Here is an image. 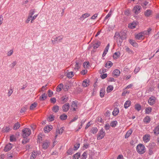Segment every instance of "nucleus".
<instances>
[{
    "label": "nucleus",
    "mask_w": 159,
    "mask_h": 159,
    "mask_svg": "<svg viewBox=\"0 0 159 159\" xmlns=\"http://www.w3.org/2000/svg\"><path fill=\"white\" fill-rule=\"evenodd\" d=\"M146 150V149L144 145L142 144H139L136 147V151L139 154H141L144 153Z\"/></svg>",
    "instance_id": "1"
},
{
    "label": "nucleus",
    "mask_w": 159,
    "mask_h": 159,
    "mask_svg": "<svg viewBox=\"0 0 159 159\" xmlns=\"http://www.w3.org/2000/svg\"><path fill=\"white\" fill-rule=\"evenodd\" d=\"M31 133L30 129L28 128L24 129L22 130V136L24 138L29 136Z\"/></svg>",
    "instance_id": "2"
},
{
    "label": "nucleus",
    "mask_w": 159,
    "mask_h": 159,
    "mask_svg": "<svg viewBox=\"0 0 159 159\" xmlns=\"http://www.w3.org/2000/svg\"><path fill=\"white\" fill-rule=\"evenodd\" d=\"M63 38V36L62 35H60L56 37H53L52 39H52L51 41L52 44H54L57 42H60Z\"/></svg>",
    "instance_id": "3"
},
{
    "label": "nucleus",
    "mask_w": 159,
    "mask_h": 159,
    "mask_svg": "<svg viewBox=\"0 0 159 159\" xmlns=\"http://www.w3.org/2000/svg\"><path fill=\"white\" fill-rule=\"evenodd\" d=\"M105 133L103 130V129H102L98 133V136L97 137V139L98 140H100L102 139L105 136Z\"/></svg>",
    "instance_id": "4"
},
{
    "label": "nucleus",
    "mask_w": 159,
    "mask_h": 159,
    "mask_svg": "<svg viewBox=\"0 0 159 159\" xmlns=\"http://www.w3.org/2000/svg\"><path fill=\"white\" fill-rule=\"evenodd\" d=\"M156 98L154 96L151 97L148 100V103L151 106H152L156 102Z\"/></svg>",
    "instance_id": "5"
},
{
    "label": "nucleus",
    "mask_w": 159,
    "mask_h": 159,
    "mask_svg": "<svg viewBox=\"0 0 159 159\" xmlns=\"http://www.w3.org/2000/svg\"><path fill=\"white\" fill-rule=\"evenodd\" d=\"M75 63L76 64L75 66V67H74V69L75 70H76L80 68L82 63V61L81 60H78L76 61Z\"/></svg>",
    "instance_id": "6"
},
{
    "label": "nucleus",
    "mask_w": 159,
    "mask_h": 159,
    "mask_svg": "<svg viewBox=\"0 0 159 159\" xmlns=\"http://www.w3.org/2000/svg\"><path fill=\"white\" fill-rule=\"evenodd\" d=\"M50 144V142L48 140H45L43 143L42 145L43 148L44 149H47L49 146Z\"/></svg>",
    "instance_id": "7"
},
{
    "label": "nucleus",
    "mask_w": 159,
    "mask_h": 159,
    "mask_svg": "<svg viewBox=\"0 0 159 159\" xmlns=\"http://www.w3.org/2000/svg\"><path fill=\"white\" fill-rule=\"evenodd\" d=\"M70 108V105L68 103H66L62 107L63 111L65 112H67Z\"/></svg>",
    "instance_id": "8"
},
{
    "label": "nucleus",
    "mask_w": 159,
    "mask_h": 159,
    "mask_svg": "<svg viewBox=\"0 0 159 159\" xmlns=\"http://www.w3.org/2000/svg\"><path fill=\"white\" fill-rule=\"evenodd\" d=\"M140 6H139L137 5L134 8L133 10V11L134 13L136 14H138L140 12Z\"/></svg>",
    "instance_id": "9"
},
{
    "label": "nucleus",
    "mask_w": 159,
    "mask_h": 159,
    "mask_svg": "<svg viewBox=\"0 0 159 159\" xmlns=\"http://www.w3.org/2000/svg\"><path fill=\"white\" fill-rule=\"evenodd\" d=\"M150 136L149 134L145 135L143 137V140L145 143H147L150 140Z\"/></svg>",
    "instance_id": "10"
},
{
    "label": "nucleus",
    "mask_w": 159,
    "mask_h": 159,
    "mask_svg": "<svg viewBox=\"0 0 159 159\" xmlns=\"http://www.w3.org/2000/svg\"><path fill=\"white\" fill-rule=\"evenodd\" d=\"M12 148L11 144L9 143L7 144L4 148V151L5 152H7L9 151Z\"/></svg>",
    "instance_id": "11"
},
{
    "label": "nucleus",
    "mask_w": 159,
    "mask_h": 159,
    "mask_svg": "<svg viewBox=\"0 0 159 159\" xmlns=\"http://www.w3.org/2000/svg\"><path fill=\"white\" fill-rule=\"evenodd\" d=\"M129 43L132 45L133 47H138V44L133 39H130L129 40Z\"/></svg>",
    "instance_id": "12"
},
{
    "label": "nucleus",
    "mask_w": 159,
    "mask_h": 159,
    "mask_svg": "<svg viewBox=\"0 0 159 159\" xmlns=\"http://www.w3.org/2000/svg\"><path fill=\"white\" fill-rule=\"evenodd\" d=\"M64 130V129L63 128H60L59 129H58L56 130V135H55V138H56L58 134H61L63 132Z\"/></svg>",
    "instance_id": "13"
},
{
    "label": "nucleus",
    "mask_w": 159,
    "mask_h": 159,
    "mask_svg": "<svg viewBox=\"0 0 159 159\" xmlns=\"http://www.w3.org/2000/svg\"><path fill=\"white\" fill-rule=\"evenodd\" d=\"M89 80L88 79L85 80L83 81L82 84V85L84 87H86L88 86L89 85Z\"/></svg>",
    "instance_id": "14"
},
{
    "label": "nucleus",
    "mask_w": 159,
    "mask_h": 159,
    "mask_svg": "<svg viewBox=\"0 0 159 159\" xmlns=\"http://www.w3.org/2000/svg\"><path fill=\"white\" fill-rule=\"evenodd\" d=\"M117 43V45L118 47H120L121 45V44L123 41L122 37L118 38L116 39Z\"/></svg>",
    "instance_id": "15"
},
{
    "label": "nucleus",
    "mask_w": 159,
    "mask_h": 159,
    "mask_svg": "<svg viewBox=\"0 0 159 159\" xmlns=\"http://www.w3.org/2000/svg\"><path fill=\"white\" fill-rule=\"evenodd\" d=\"M52 126L51 125L46 126L44 128V130L45 133H48L52 129Z\"/></svg>",
    "instance_id": "16"
},
{
    "label": "nucleus",
    "mask_w": 159,
    "mask_h": 159,
    "mask_svg": "<svg viewBox=\"0 0 159 159\" xmlns=\"http://www.w3.org/2000/svg\"><path fill=\"white\" fill-rule=\"evenodd\" d=\"M109 46H110V45H109V44L108 43V44L107 46L105 48L104 50L103 51V52L102 55V56L103 57H104L106 55V54L107 53V52L108 51V50L109 49Z\"/></svg>",
    "instance_id": "17"
},
{
    "label": "nucleus",
    "mask_w": 159,
    "mask_h": 159,
    "mask_svg": "<svg viewBox=\"0 0 159 159\" xmlns=\"http://www.w3.org/2000/svg\"><path fill=\"white\" fill-rule=\"evenodd\" d=\"M37 152L36 151H33L32 152V153L30 156V159H34L37 155Z\"/></svg>",
    "instance_id": "18"
},
{
    "label": "nucleus",
    "mask_w": 159,
    "mask_h": 159,
    "mask_svg": "<svg viewBox=\"0 0 159 159\" xmlns=\"http://www.w3.org/2000/svg\"><path fill=\"white\" fill-rule=\"evenodd\" d=\"M152 29L150 28H149L148 29L147 31H144L143 32H142L143 34V36L145 35H148L150 34V32L151 31Z\"/></svg>",
    "instance_id": "19"
},
{
    "label": "nucleus",
    "mask_w": 159,
    "mask_h": 159,
    "mask_svg": "<svg viewBox=\"0 0 159 159\" xmlns=\"http://www.w3.org/2000/svg\"><path fill=\"white\" fill-rule=\"evenodd\" d=\"M154 134L157 135L159 134V125L156 127L153 130Z\"/></svg>",
    "instance_id": "20"
},
{
    "label": "nucleus",
    "mask_w": 159,
    "mask_h": 159,
    "mask_svg": "<svg viewBox=\"0 0 159 159\" xmlns=\"http://www.w3.org/2000/svg\"><path fill=\"white\" fill-rule=\"evenodd\" d=\"M152 13V11L150 10H147L144 12V15L146 17L149 16Z\"/></svg>",
    "instance_id": "21"
},
{
    "label": "nucleus",
    "mask_w": 159,
    "mask_h": 159,
    "mask_svg": "<svg viewBox=\"0 0 159 159\" xmlns=\"http://www.w3.org/2000/svg\"><path fill=\"white\" fill-rule=\"evenodd\" d=\"M143 37L142 32L136 34L135 36V38L137 39H143Z\"/></svg>",
    "instance_id": "22"
},
{
    "label": "nucleus",
    "mask_w": 159,
    "mask_h": 159,
    "mask_svg": "<svg viewBox=\"0 0 159 159\" xmlns=\"http://www.w3.org/2000/svg\"><path fill=\"white\" fill-rule=\"evenodd\" d=\"M131 102L129 100L127 101L124 104V107L125 108H127L131 105Z\"/></svg>",
    "instance_id": "23"
},
{
    "label": "nucleus",
    "mask_w": 159,
    "mask_h": 159,
    "mask_svg": "<svg viewBox=\"0 0 159 159\" xmlns=\"http://www.w3.org/2000/svg\"><path fill=\"white\" fill-rule=\"evenodd\" d=\"M113 65L112 63L110 61L107 62L105 64V67L107 68H110Z\"/></svg>",
    "instance_id": "24"
},
{
    "label": "nucleus",
    "mask_w": 159,
    "mask_h": 159,
    "mask_svg": "<svg viewBox=\"0 0 159 159\" xmlns=\"http://www.w3.org/2000/svg\"><path fill=\"white\" fill-rule=\"evenodd\" d=\"M120 74V72L119 70L116 69L113 72V74L114 76H118Z\"/></svg>",
    "instance_id": "25"
},
{
    "label": "nucleus",
    "mask_w": 159,
    "mask_h": 159,
    "mask_svg": "<svg viewBox=\"0 0 159 159\" xmlns=\"http://www.w3.org/2000/svg\"><path fill=\"white\" fill-rule=\"evenodd\" d=\"M20 126V124L18 122H17L16 123H15L13 127V129L14 130H16L18 129Z\"/></svg>",
    "instance_id": "26"
},
{
    "label": "nucleus",
    "mask_w": 159,
    "mask_h": 159,
    "mask_svg": "<svg viewBox=\"0 0 159 159\" xmlns=\"http://www.w3.org/2000/svg\"><path fill=\"white\" fill-rule=\"evenodd\" d=\"M136 26V22H133L131 23H130L128 25V27L130 29H134Z\"/></svg>",
    "instance_id": "27"
},
{
    "label": "nucleus",
    "mask_w": 159,
    "mask_h": 159,
    "mask_svg": "<svg viewBox=\"0 0 159 159\" xmlns=\"http://www.w3.org/2000/svg\"><path fill=\"white\" fill-rule=\"evenodd\" d=\"M90 16V14L88 13H86L83 14L80 17V20H84Z\"/></svg>",
    "instance_id": "28"
},
{
    "label": "nucleus",
    "mask_w": 159,
    "mask_h": 159,
    "mask_svg": "<svg viewBox=\"0 0 159 159\" xmlns=\"http://www.w3.org/2000/svg\"><path fill=\"white\" fill-rule=\"evenodd\" d=\"M101 44V42L100 41H97L93 45V48L95 49L98 48Z\"/></svg>",
    "instance_id": "29"
},
{
    "label": "nucleus",
    "mask_w": 159,
    "mask_h": 159,
    "mask_svg": "<svg viewBox=\"0 0 159 159\" xmlns=\"http://www.w3.org/2000/svg\"><path fill=\"white\" fill-rule=\"evenodd\" d=\"M105 93V90L104 89H101L100 92V96L101 98H102L104 96Z\"/></svg>",
    "instance_id": "30"
},
{
    "label": "nucleus",
    "mask_w": 159,
    "mask_h": 159,
    "mask_svg": "<svg viewBox=\"0 0 159 159\" xmlns=\"http://www.w3.org/2000/svg\"><path fill=\"white\" fill-rule=\"evenodd\" d=\"M119 112V109L117 108H116L114 109L112 112V114L113 116H116L118 115Z\"/></svg>",
    "instance_id": "31"
},
{
    "label": "nucleus",
    "mask_w": 159,
    "mask_h": 159,
    "mask_svg": "<svg viewBox=\"0 0 159 159\" xmlns=\"http://www.w3.org/2000/svg\"><path fill=\"white\" fill-rule=\"evenodd\" d=\"M151 120L150 117L149 116H146L143 120L144 122L146 124L149 123Z\"/></svg>",
    "instance_id": "32"
},
{
    "label": "nucleus",
    "mask_w": 159,
    "mask_h": 159,
    "mask_svg": "<svg viewBox=\"0 0 159 159\" xmlns=\"http://www.w3.org/2000/svg\"><path fill=\"white\" fill-rule=\"evenodd\" d=\"M120 56V53L119 52H115L113 55V58L114 59H116L119 57Z\"/></svg>",
    "instance_id": "33"
},
{
    "label": "nucleus",
    "mask_w": 159,
    "mask_h": 159,
    "mask_svg": "<svg viewBox=\"0 0 159 159\" xmlns=\"http://www.w3.org/2000/svg\"><path fill=\"white\" fill-rule=\"evenodd\" d=\"M47 96L45 93L43 94L42 96L40 97L39 99L41 101H44L47 98Z\"/></svg>",
    "instance_id": "34"
},
{
    "label": "nucleus",
    "mask_w": 159,
    "mask_h": 159,
    "mask_svg": "<svg viewBox=\"0 0 159 159\" xmlns=\"http://www.w3.org/2000/svg\"><path fill=\"white\" fill-rule=\"evenodd\" d=\"M135 108L138 111H139L141 109V105L139 104H136L135 105Z\"/></svg>",
    "instance_id": "35"
},
{
    "label": "nucleus",
    "mask_w": 159,
    "mask_h": 159,
    "mask_svg": "<svg viewBox=\"0 0 159 159\" xmlns=\"http://www.w3.org/2000/svg\"><path fill=\"white\" fill-rule=\"evenodd\" d=\"M28 107L27 106H23L20 110V112L21 113H23L25 112Z\"/></svg>",
    "instance_id": "36"
},
{
    "label": "nucleus",
    "mask_w": 159,
    "mask_h": 159,
    "mask_svg": "<svg viewBox=\"0 0 159 159\" xmlns=\"http://www.w3.org/2000/svg\"><path fill=\"white\" fill-rule=\"evenodd\" d=\"M59 109V107L57 105L54 106L52 109V111L55 112H57Z\"/></svg>",
    "instance_id": "37"
},
{
    "label": "nucleus",
    "mask_w": 159,
    "mask_h": 159,
    "mask_svg": "<svg viewBox=\"0 0 159 159\" xmlns=\"http://www.w3.org/2000/svg\"><path fill=\"white\" fill-rule=\"evenodd\" d=\"M67 116L66 114H64L60 116V118L62 120H64L67 119Z\"/></svg>",
    "instance_id": "38"
},
{
    "label": "nucleus",
    "mask_w": 159,
    "mask_h": 159,
    "mask_svg": "<svg viewBox=\"0 0 159 159\" xmlns=\"http://www.w3.org/2000/svg\"><path fill=\"white\" fill-rule=\"evenodd\" d=\"M132 130L131 129L129 130L126 133L125 135V138H128L132 133Z\"/></svg>",
    "instance_id": "39"
},
{
    "label": "nucleus",
    "mask_w": 159,
    "mask_h": 159,
    "mask_svg": "<svg viewBox=\"0 0 159 159\" xmlns=\"http://www.w3.org/2000/svg\"><path fill=\"white\" fill-rule=\"evenodd\" d=\"M98 131V129L95 127H93L92 128L91 132L93 134L97 133Z\"/></svg>",
    "instance_id": "40"
},
{
    "label": "nucleus",
    "mask_w": 159,
    "mask_h": 159,
    "mask_svg": "<svg viewBox=\"0 0 159 159\" xmlns=\"http://www.w3.org/2000/svg\"><path fill=\"white\" fill-rule=\"evenodd\" d=\"M152 108L151 107H148L145 109V113L146 114H149L152 111Z\"/></svg>",
    "instance_id": "41"
},
{
    "label": "nucleus",
    "mask_w": 159,
    "mask_h": 159,
    "mask_svg": "<svg viewBox=\"0 0 159 159\" xmlns=\"http://www.w3.org/2000/svg\"><path fill=\"white\" fill-rule=\"evenodd\" d=\"M113 89V87L111 85L109 86L107 88V93H109Z\"/></svg>",
    "instance_id": "42"
},
{
    "label": "nucleus",
    "mask_w": 159,
    "mask_h": 159,
    "mask_svg": "<svg viewBox=\"0 0 159 159\" xmlns=\"http://www.w3.org/2000/svg\"><path fill=\"white\" fill-rule=\"evenodd\" d=\"M63 87V84H59L57 87V91L58 92L60 91L61 90V88Z\"/></svg>",
    "instance_id": "43"
},
{
    "label": "nucleus",
    "mask_w": 159,
    "mask_h": 159,
    "mask_svg": "<svg viewBox=\"0 0 159 159\" xmlns=\"http://www.w3.org/2000/svg\"><path fill=\"white\" fill-rule=\"evenodd\" d=\"M117 123V121H116V120L113 121L111 123L110 125L111 127H115L116 126Z\"/></svg>",
    "instance_id": "44"
},
{
    "label": "nucleus",
    "mask_w": 159,
    "mask_h": 159,
    "mask_svg": "<svg viewBox=\"0 0 159 159\" xmlns=\"http://www.w3.org/2000/svg\"><path fill=\"white\" fill-rule=\"evenodd\" d=\"M80 156V153L79 152L76 153L74 155L73 159H78Z\"/></svg>",
    "instance_id": "45"
},
{
    "label": "nucleus",
    "mask_w": 159,
    "mask_h": 159,
    "mask_svg": "<svg viewBox=\"0 0 159 159\" xmlns=\"http://www.w3.org/2000/svg\"><path fill=\"white\" fill-rule=\"evenodd\" d=\"M122 36H120L119 34V33L118 32L116 33L115 34V35L114 36V38L115 39H118V38H120Z\"/></svg>",
    "instance_id": "46"
},
{
    "label": "nucleus",
    "mask_w": 159,
    "mask_h": 159,
    "mask_svg": "<svg viewBox=\"0 0 159 159\" xmlns=\"http://www.w3.org/2000/svg\"><path fill=\"white\" fill-rule=\"evenodd\" d=\"M48 120L49 121H52L54 120V116L50 115L48 118Z\"/></svg>",
    "instance_id": "47"
},
{
    "label": "nucleus",
    "mask_w": 159,
    "mask_h": 159,
    "mask_svg": "<svg viewBox=\"0 0 159 159\" xmlns=\"http://www.w3.org/2000/svg\"><path fill=\"white\" fill-rule=\"evenodd\" d=\"M37 104L36 102H34L30 106V110H33L34 108L35 107L37 106Z\"/></svg>",
    "instance_id": "48"
},
{
    "label": "nucleus",
    "mask_w": 159,
    "mask_h": 159,
    "mask_svg": "<svg viewBox=\"0 0 159 159\" xmlns=\"http://www.w3.org/2000/svg\"><path fill=\"white\" fill-rule=\"evenodd\" d=\"M74 75L73 72L71 71L68 72L67 74V76L69 78H71Z\"/></svg>",
    "instance_id": "49"
},
{
    "label": "nucleus",
    "mask_w": 159,
    "mask_h": 159,
    "mask_svg": "<svg viewBox=\"0 0 159 159\" xmlns=\"http://www.w3.org/2000/svg\"><path fill=\"white\" fill-rule=\"evenodd\" d=\"M30 140L29 139L26 138H24V139L22 141V143L23 144H25L26 143L29 142Z\"/></svg>",
    "instance_id": "50"
},
{
    "label": "nucleus",
    "mask_w": 159,
    "mask_h": 159,
    "mask_svg": "<svg viewBox=\"0 0 159 159\" xmlns=\"http://www.w3.org/2000/svg\"><path fill=\"white\" fill-rule=\"evenodd\" d=\"M17 62L16 61H13L10 65L11 68H13L17 64Z\"/></svg>",
    "instance_id": "51"
},
{
    "label": "nucleus",
    "mask_w": 159,
    "mask_h": 159,
    "mask_svg": "<svg viewBox=\"0 0 159 159\" xmlns=\"http://www.w3.org/2000/svg\"><path fill=\"white\" fill-rule=\"evenodd\" d=\"M87 155V152H85L83 154L81 159H86Z\"/></svg>",
    "instance_id": "52"
},
{
    "label": "nucleus",
    "mask_w": 159,
    "mask_h": 159,
    "mask_svg": "<svg viewBox=\"0 0 159 159\" xmlns=\"http://www.w3.org/2000/svg\"><path fill=\"white\" fill-rule=\"evenodd\" d=\"M148 2L147 1H145L144 2H142L141 4V6L143 7L144 8H146V6L148 4Z\"/></svg>",
    "instance_id": "53"
},
{
    "label": "nucleus",
    "mask_w": 159,
    "mask_h": 159,
    "mask_svg": "<svg viewBox=\"0 0 159 159\" xmlns=\"http://www.w3.org/2000/svg\"><path fill=\"white\" fill-rule=\"evenodd\" d=\"M97 122L101 123H102L103 122V120L102 119L101 117H98L96 119Z\"/></svg>",
    "instance_id": "54"
},
{
    "label": "nucleus",
    "mask_w": 159,
    "mask_h": 159,
    "mask_svg": "<svg viewBox=\"0 0 159 159\" xmlns=\"http://www.w3.org/2000/svg\"><path fill=\"white\" fill-rule=\"evenodd\" d=\"M125 50L129 54H131L133 53V51L128 47H126V48Z\"/></svg>",
    "instance_id": "55"
},
{
    "label": "nucleus",
    "mask_w": 159,
    "mask_h": 159,
    "mask_svg": "<svg viewBox=\"0 0 159 159\" xmlns=\"http://www.w3.org/2000/svg\"><path fill=\"white\" fill-rule=\"evenodd\" d=\"M16 140L15 138V137L14 135H12L10 136V140L11 142H13L15 141Z\"/></svg>",
    "instance_id": "56"
},
{
    "label": "nucleus",
    "mask_w": 159,
    "mask_h": 159,
    "mask_svg": "<svg viewBox=\"0 0 159 159\" xmlns=\"http://www.w3.org/2000/svg\"><path fill=\"white\" fill-rule=\"evenodd\" d=\"M140 70V68L139 67L136 66L134 71L135 73H137Z\"/></svg>",
    "instance_id": "57"
},
{
    "label": "nucleus",
    "mask_w": 159,
    "mask_h": 159,
    "mask_svg": "<svg viewBox=\"0 0 159 159\" xmlns=\"http://www.w3.org/2000/svg\"><path fill=\"white\" fill-rule=\"evenodd\" d=\"M35 11L34 10H30L29 16L32 17V16L34 14Z\"/></svg>",
    "instance_id": "58"
},
{
    "label": "nucleus",
    "mask_w": 159,
    "mask_h": 159,
    "mask_svg": "<svg viewBox=\"0 0 159 159\" xmlns=\"http://www.w3.org/2000/svg\"><path fill=\"white\" fill-rule=\"evenodd\" d=\"M61 100L63 102V103L66 102L68 100V98H65L63 97L61 98Z\"/></svg>",
    "instance_id": "59"
},
{
    "label": "nucleus",
    "mask_w": 159,
    "mask_h": 159,
    "mask_svg": "<svg viewBox=\"0 0 159 159\" xmlns=\"http://www.w3.org/2000/svg\"><path fill=\"white\" fill-rule=\"evenodd\" d=\"M10 130V128L9 127H6L5 129H4L3 131L4 132H8Z\"/></svg>",
    "instance_id": "60"
},
{
    "label": "nucleus",
    "mask_w": 159,
    "mask_h": 159,
    "mask_svg": "<svg viewBox=\"0 0 159 159\" xmlns=\"http://www.w3.org/2000/svg\"><path fill=\"white\" fill-rule=\"evenodd\" d=\"M89 62H85L83 64V66L84 68H87L89 66Z\"/></svg>",
    "instance_id": "61"
},
{
    "label": "nucleus",
    "mask_w": 159,
    "mask_h": 159,
    "mask_svg": "<svg viewBox=\"0 0 159 159\" xmlns=\"http://www.w3.org/2000/svg\"><path fill=\"white\" fill-rule=\"evenodd\" d=\"M112 14V12L111 11H110L108 14L106 16L105 18V20H106L109 18Z\"/></svg>",
    "instance_id": "62"
},
{
    "label": "nucleus",
    "mask_w": 159,
    "mask_h": 159,
    "mask_svg": "<svg viewBox=\"0 0 159 159\" xmlns=\"http://www.w3.org/2000/svg\"><path fill=\"white\" fill-rule=\"evenodd\" d=\"M80 146V144L79 143H76L74 147V150H76L78 149Z\"/></svg>",
    "instance_id": "63"
},
{
    "label": "nucleus",
    "mask_w": 159,
    "mask_h": 159,
    "mask_svg": "<svg viewBox=\"0 0 159 159\" xmlns=\"http://www.w3.org/2000/svg\"><path fill=\"white\" fill-rule=\"evenodd\" d=\"M71 107H77V105L76 103L74 101H73L72 103V104L71 105Z\"/></svg>",
    "instance_id": "64"
}]
</instances>
